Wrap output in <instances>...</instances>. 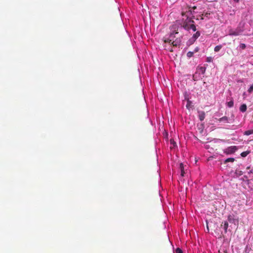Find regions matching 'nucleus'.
<instances>
[{
  "label": "nucleus",
  "mask_w": 253,
  "mask_h": 253,
  "mask_svg": "<svg viewBox=\"0 0 253 253\" xmlns=\"http://www.w3.org/2000/svg\"><path fill=\"white\" fill-rule=\"evenodd\" d=\"M191 102L189 100L187 101V103L186 104V107L187 108H189L191 107Z\"/></svg>",
  "instance_id": "b1692460"
},
{
  "label": "nucleus",
  "mask_w": 253,
  "mask_h": 253,
  "mask_svg": "<svg viewBox=\"0 0 253 253\" xmlns=\"http://www.w3.org/2000/svg\"><path fill=\"white\" fill-rule=\"evenodd\" d=\"M253 172V171L252 170H251L249 172V173H252Z\"/></svg>",
  "instance_id": "2f4dec72"
},
{
  "label": "nucleus",
  "mask_w": 253,
  "mask_h": 253,
  "mask_svg": "<svg viewBox=\"0 0 253 253\" xmlns=\"http://www.w3.org/2000/svg\"><path fill=\"white\" fill-rule=\"evenodd\" d=\"M248 91L249 93H251L253 91V84L250 86Z\"/></svg>",
  "instance_id": "a878e982"
},
{
  "label": "nucleus",
  "mask_w": 253,
  "mask_h": 253,
  "mask_svg": "<svg viewBox=\"0 0 253 253\" xmlns=\"http://www.w3.org/2000/svg\"><path fill=\"white\" fill-rule=\"evenodd\" d=\"M237 150V148L235 146H230L224 150V153L227 155L233 154Z\"/></svg>",
  "instance_id": "20e7f679"
},
{
  "label": "nucleus",
  "mask_w": 253,
  "mask_h": 253,
  "mask_svg": "<svg viewBox=\"0 0 253 253\" xmlns=\"http://www.w3.org/2000/svg\"><path fill=\"white\" fill-rule=\"evenodd\" d=\"M196 8H197L196 6H193V7L191 8L192 10V9L194 10V9H195Z\"/></svg>",
  "instance_id": "c756f323"
},
{
  "label": "nucleus",
  "mask_w": 253,
  "mask_h": 253,
  "mask_svg": "<svg viewBox=\"0 0 253 253\" xmlns=\"http://www.w3.org/2000/svg\"><path fill=\"white\" fill-rule=\"evenodd\" d=\"M227 106L229 107H232L234 105V102H233V100H231V101L228 102L227 103Z\"/></svg>",
  "instance_id": "a211bd4d"
},
{
  "label": "nucleus",
  "mask_w": 253,
  "mask_h": 253,
  "mask_svg": "<svg viewBox=\"0 0 253 253\" xmlns=\"http://www.w3.org/2000/svg\"><path fill=\"white\" fill-rule=\"evenodd\" d=\"M247 105L245 104H242L240 107V110L242 112H245L247 110Z\"/></svg>",
  "instance_id": "9b49d317"
},
{
  "label": "nucleus",
  "mask_w": 253,
  "mask_h": 253,
  "mask_svg": "<svg viewBox=\"0 0 253 253\" xmlns=\"http://www.w3.org/2000/svg\"><path fill=\"white\" fill-rule=\"evenodd\" d=\"M228 221L230 222V223H235V218H234L233 216V215H229L228 216Z\"/></svg>",
  "instance_id": "f8f14e48"
},
{
  "label": "nucleus",
  "mask_w": 253,
  "mask_h": 253,
  "mask_svg": "<svg viewBox=\"0 0 253 253\" xmlns=\"http://www.w3.org/2000/svg\"><path fill=\"white\" fill-rule=\"evenodd\" d=\"M240 48L242 49H244L246 48V45L245 43H241L240 44V46H239Z\"/></svg>",
  "instance_id": "aec40b11"
},
{
  "label": "nucleus",
  "mask_w": 253,
  "mask_h": 253,
  "mask_svg": "<svg viewBox=\"0 0 253 253\" xmlns=\"http://www.w3.org/2000/svg\"><path fill=\"white\" fill-rule=\"evenodd\" d=\"M221 226H223V229L224 230L225 233H226L227 232V230L228 227V223L227 221H224V222H222L221 224Z\"/></svg>",
  "instance_id": "9d476101"
},
{
  "label": "nucleus",
  "mask_w": 253,
  "mask_h": 253,
  "mask_svg": "<svg viewBox=\"0 0 253 253\" xmlns=\"http://www.w3.org/2000/svg\"><path fill=\"white\" fill-rule=\"evenodd\" d=\"M170 142L171 144H172L173 146L176 144L173 139H170Z\"/></svg>",
  "instance_id": "bb28decb"
},
{
  "label": "nucleus",
  "mask_w": 253,
  "mask_h": 253,
  "mask_svg": "<svg viewBox=\"0 0 253 253\" xmlns=\"http://www.w3.org/2000/svg\"><path fill=\"white\" fill-rule=\"evenodd\" d=\"M244 135H249L252 134H253V130L251 129V130H248L245 131L244 132Z\"/></svg>",
  "instance_id": "2eb2a0df"
},
{
  "label": "nucleus",
  "mask_w": 253,
  "mask_h": 253,
  "mask_svg": "<svg viewBox=\"0 0 253 253\" xmlns=\"http://www.w3.org/2000/svg\"><path fill=\"white\" fill-rule=\"evenodd\" d=\"M235 161V159L233 158H227L224 161V164H226L228 162H234Z\"/></svg>",
  "instance_id": "4468645a"
},
{
  "label": "nucleus",
  "mask_w": 253,
  "mask_h": 253,
  "mask_svg": "<svg viewBox=\"0 0 253 253\" xmlns=\"http://www.w3.org/2000/svg\"><path fill=\"white\" fill-rule=\"evenodd\" d=\"M178 34V32L171 33L170 35H169V38L166 39L164 40V42L165 43L168 42V43H170L171 42H172V41L175 40H174V39L175 38V34Z\"/></svg>",
  "instance_id": "423d86ee"
},
{
  "label": "nucleus",
  "mask_w": 253,
  "mask_h": 253,
  "mask_svg": "<svg viewBox=\"0 0 253 253\" xmlns=\"http://www.w3.org/2000/svg\"><path fill=\"white\" fill-rule=\"evenodd\" d=\"M232 119H229L226 116H224L223 117H221L218 119H217V121L219 123H230V121H231V122H233L234 121V114H232Z\"/></svg>",
  "instance_id": "7ed1b4c3"
},
{
  "label": "nucleus",
  "mask_w": 253,
  "mask_h": 253,
  "mask_svg": "<svg viewBox=\"0 0 253 253\" xmlns=\"http://www.w3.org/2000/svg\"><path fill=\"white\" fill-rule=\"evenodd\" d=\"M243 31L239 28H237L235 29L230 28L228 30V35L229 36H237L241 35Z\"/></svg>",
  "instance_id": "f257e3e1"
},
{
  "label": "nucleus",
  "mask_w": 253,
  "mask_h": 253,
  "mask_svg": "<svg viewBox=\"0 0 253 253\" xmlns=\"http://www.w3.org/2000/svg\"><path fill=\"white\" fill-rule=\"evenodd\" d=\"M194 12V10H192L191 7H187L184 10H183L182 11L181 15L186 16L188 19L190 16L193 14Z\"/></svg>",
  "instance_id": "f03ea898"
},
{
  "label": "nucleus",
  "mask_w": 253,
  "mask_h": 253,
  "mask_svg": "<svg viewBox=\"0 0 253 253\" xmlns=\"http://www.w3.org/2000/svg\"><path fill=\"white\" fill-rule=\"evenodd\" d=\"M198 70L200 73H201L202 74H204L206 72V68L205 67H200L198 68Z\"/></svg>",
  "instance_id": "ddd939ff"
},
{
  "label": "nucleus",
  "mask_w": 253,
  "mask_h": 253,
  "mask_svg": "<svg viewBox=\"0 0 253 253\" xmlns=\"http://www.w3.org/2000/svg\"><path fill=\"white\" fill-rule=\"evenodd\" d=\"M168 50L170 51V52H173V48L172 47H170L169 48H168Z\"/></svg>",
  "instance_id": "cd10ccee"
},
{
  "label": "nucleus",
  "mask_w": 253,
  "mask_h": 253,
  "mask_svg": "<svg viewBox=\"0 0 253 253\" xmlns=\"http://www.w3.org/2000/svg\"><path fill=\"white\" fill-rule=\"evenodd\" d=\"M249 154V152H242L241 154V155L242 157H245L246 156H247V155Z\"/></svg>",
  "instance_id": "5701e85b"
},
{
  "label": "nucleus",
  "mask_w": 253,
  "mask_h": 253,
  "mask_svg": "<svg viewBox=\"0 0 253 253\" xmlns=\"http://www.w3.org/2000/svg\"><path fill=\"white\" fill-rule=\"evenodd\" d=\"M210 14L209 13H208V12H206L205 13V14H202L200 16H201V19L203 20L204 19V16L205 17H206L207 18L209 17V15H210Z\"/></svg>",
  "instance_id": "6ab92c4d"
},
{
  "label": "nucleus",
  "mask_w": 253,
  "mask_h": 253,
  "mask_svg": "<svg viewBox=\"0 0 253 253\" xmlns=\"http://www.w3.org/2000/svg\"><path fill=\"white\" fill-rule=\"evenodd\" d=\"M181 40L178 38H176L174 41H172L170 43V45H172L173 47H177L180 46L181 44Z\"/></svg>",
  "instance_id": "0eeeda50"
},
{
  "label": "nucleus",
  "mask_w": 253,
  "mask_h": 253,
  "mask_svg": "<svg viewBox=\"0 0 253 253\" xmlns=\"http://www.w3.org/2000/svg\"><path fill=\"white\" fill-rule=\"evenodd\" d=\"M200 36V33L199 32H197L195 34H194L193 36V38L194 39V40H196L199 36Z\"/></svg>",
  "instance_id": "dca6fc26"
},
{
  "label": "nucleus",
  "mask_w": 253,
  "mask_h": 253,
  "mask_svg": "<svg viewBox=\"0 0 253 253\" xmlns=\"http://www.w3.org/2000/svg\"><path fill=\"white\" fill-rule=\"evenodd\" d=\"M221 48H222V45H217L214 47V50L215 52H218L221 49Z\"/></svg>",
  "instance_id": "f3484780"
},
{
  "label": "nucleus",
  "mask_w": 253,
  "mask_h": 253,
  "mask_svg": "<svg viewBox=\"0 0 253 253\" xmlns=\"http://www.w3.org/2000/svg\"><path fill=\"white\" fill-rule=\"evenodd\" d=\"M183 27L185 30H187L192 29L194 32H195L197 30L195 25L193 24L189 25L187 23H184Z\"/></svg>",
  "instance_id": "39448f33"
},
{
  "label": "nucleus",
  "mask_w": 253,
  "mask_h": 253,
  "mask_svg": "<svg viewBox=\"0 0 253 253\" xmlns=\"http://www.w3.org/2000/svg\"><path fill=\"white\" fill-rule=\"evenodd\" d=\"M236 2H239V0H234Z\"/></svg>",
  "instance_id": "7c9ffc66"
},
{
  "label": "nucleus",
  "mask_w": 253,
  "mask_h": 253,
  "mask_svg": "<svg viewBox=\"0 0 253 253\" xmlns=\"http://www.w3.org/2000/svg\"><path fill=\"white\" fill-rule=\"evenodd\" d=\"M189 22L194 23V21L191 19V18H190L189 20Z\"/></svg>",
  "instance_id": "c85d7f7f"
},
{
  "label": "nucleus",
  "mask_w": 253,
  "mask_h": 253,
  "mask_svg": "<svg viewBox=\"0 0 253 253\" xmlns=\"http://www.w3.org/2000/svg\"><path fill=\"white\" fill-rule=\"evenodd\" d=\"M176 253H183L182 251L179 248H177L175 250Z\"/></svg>",
  "instance_id": "4be33fe9"
},
{
  "label": "nucleus",
  "mask_w": 253,
  "mask_h": 253,
  "mask_svg": "<svg viewBox=\"0 0 253 253\" xmlns=\"http://www.w3.org/2000/svg\"><path fill=\"white\" fill-rule=\"evenodd\" d=\"M193 54H194V52H193L189 51L187 53V56L188 57L190 58V57H192L193 56Z\"/></svg>",
  "instance_id": "412c9836"
},
{
  "label": "nucleus",
  "mask_w": 253,
  "mask_h": 253,
  "mask_svg": "<svg viewBox=\"0 0 253 253\" xmlns=\"http://www.w3.org/2000/svg\"><path fill=\"white\" fill-rule=\"evenodd\" d=\"M206 61L208 62H211L212 61V58L211 57H208L207 58Z\"/></svg>",
  "instance_id": "393cba45"
},
{
  "label": "nucleus",
  "mask_w": 253,
  "mask_h": 253,
  "mask_svg": "<svg viewBox=\"0 0 253 253\" xmlns=\"http://www.w3.org/2000/svg\"><path fill=\"white\" fill-rule=\"evenodd\" d=\"M198 113H199L198 117H199V120L201 121H203L205 118V115H206L205 112L200 111V112H199Z\"/></svg>",
  "instance_id": "6e6552de"
},
{
  "label": "nucleus",
  "mask_w": 253,
  "mask_h": 253,
  "mask_svg": "<svg viewBox=\"0 0 253 253\" xmlns=\"http://www.w3.org/2000/svg\"><path fill=\"white\" fill-rule=\"evenodd\" d=\"M179 168L181 171L180 175L181 176L183 177L184 176L185 171L184 165L182 163H180Z\"/></svg>",
  "instance_id": "1a4fd4ad"
}]
</instances>
